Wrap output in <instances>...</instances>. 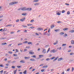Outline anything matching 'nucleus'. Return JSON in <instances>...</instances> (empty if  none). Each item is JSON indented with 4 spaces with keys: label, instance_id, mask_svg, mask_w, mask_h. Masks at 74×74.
I'll use <instances>...</instances> for the list:
<instances>
[{
    "label": "nucleus",
    "instance_id": "obj_10",
    "mask_svg": "<svg viewBox=\"0 0 74 74\" xmlns=\"http://www.w3.org/2000/svg\"><path fill=\"white\" fill-rule=\"evenodd\" d=\"M31 61H32L33 62H36V60H35L34 59H30Z\"/></svg>",
    "mask_w": 74,
    "mask_h": 74
},
{
    "label": "nucleus",
    "instance_id": "obj_21",
    "mask_svg": "<svg viewBox=\"0 0 74 74\" xmlns=\"http://www.w3.org/2000/svg\"><path fill=\"white\" fill-rule=\"evenodd\" d=\"M27 73V71H26V70H25L24 71V72H23V73L24 74H26Z\"/></svg>",
    "mask_w": 74,
    "mask_h": 74
},
{
    "label": "nucleus",
    "instance_id": "obj_38",
    "mask_svg": "<svg viewBox=\"0 0 74 74\" xmlns=\"http://www.w3.org/2000/svg\"><path fill=\"white\" fill-rule=\"evenodd\" d=\"M66 45H67V44H62V47H64V46H66Z\"/></svg>",
    "mask_w": 74,
    "mask_h": 74
},
{
    "label": "nucleus",
    "instance_id": "obj_1",
    "mask_svg": "<svg viewBox=\"0 0 74 74\" xmlns=\"http://www.w3.org/2000/svg\"><path fill=\"white\" fill-rule=\"evenodd\" d=\"M56 51H57L55 50V49H53L50 51V52H53V53H55V52H56Z\"/></svg>",
    "mask_w": 74,
    "mask_h": 74
},
{
    "label": "nucleus",
    "instance_id": "obj_54",
    "mask_svg": "<svg viewBox=\"0 0 74 74\" xmlns=\"http://www.w3.org/2000/svg\"><path fill=\"white\" fill-rule=\"evenodd\" d=\"M12 68L13 69H15V66H12Z\"/></svg>",
    "mask_w": 74,
    "mask_h": 74
},
{
    "label": "nucleus",
    "instance_id": "obj_43",
    "mask_svg": "<svg viewBox=\"0 0 74 74\" xmlns=\"http://www.w3.org/2000/svg\"><path fill=\"white\" fill-rule=\"evenodd\" d=\"M8 52L9 53H10V54H12V52H11L10 51H9Z\"/></svg>",
    "mask_w": 74,
    "mask_h": 74
},
{
    "label": "nucleus",
    "instance_id": "obj_27",
    "mask_svg": "<svg viewBox=\"0 0 74 74\" xmlns=\"http://www.w3.org/2000/svg\"><path fill=\"white\" fill-rule=\"evenodd\" d=\"M28 44L30 45L31 44V45H33V44H32V42H29L27 43Z\"/></svg>",
    "mask_w": 74,
    "mask_h": 74
},
{
    "label": "nucleus",
    "instance_id": "obj_41",
    "mask_svg": "<svg viewBox=\"0 0 74 74\" xmlns=\"http://www.w3.org/2000/svg\"><path fill=\"white\" fill-rule=\"evenodd\" d=\"M61 22H61L60 21H58L57 22V23H61Z\"/></svg>",
    "mask_w": 74,
    "mask_h": 74
},
{
    "label": "nucleus",
    "instance_id": "obj_53",
    "mask_svg": "<svg viewBox=\"0 0 74 74\" xmlns=\"http://www.w3.org/2000/svg\"><path fill=\"white\" fill-rule=\"evenodd\" d=\"M49 50H50V48H49L48 49L47 51V53H48V52H49Z\"/></svg>",
    "mask_w": 74,
    "mask_h": 74
},
{
    "label": "nucleus",
    "instance_id": "obj_11",
    "mask_svg": "<svg viewBox=\"0 0 74 74\" xmlns=\"http://www.w3.org/2000/svg\"><path fill=\"white\" fill-rule=\"evenodd\" d=\"M55 27V25H52L51 26H50V27H51V29H53V27Z\"/></svg>",
    "mask_w": 74,
    "mask_h": 74
},
{
    "label": "nucleus",
    "instance_id": "obj_47",
    "mask_svg": "<svg viewBox=\"0 0 74 74\" xmlns=\"http://www.w3.org/2000/svg\"><path fill=\"white\" fill-rule=\"evenodd\" d=\"M18 11H21V10H22V8H19L18 10Z\"/></svg>",
    "mask_w": 74,
    "mask_h": 74
},
{
    "label": "nucleus",
    "instance_id": "obj_3",
    "mask_svg": "<svg viewBox=\"0 0 74 74\" xmlns=\"http://www.w3.org/2000/svg\"><path fill=\"white\" fill-rule=\"evenodd\" d=\"M21 10H22V11H26V8H21Z\"/></svg>",
    "mask_w": 74,
    "mask_h": 74
},
{
    "label": "nucleus",
    "instance_id": "obj_64",
    "mask_svg": "<svg viewBox=\"0 0 74 74\" xmlns=\"http://www.w3.org/2000/svg\"><path fill=\"white\" fill-rule=\"evenodd\" d=\"M74 70V68L73 67L72 68V71L73 72V70Z\"/></svg>",
    "mask_w": 74,
    "mask_h": 74
},
{
    "label": "nucleus",
    "instance_id": "obj_4",
    "mask_svg": "<svg viewBox=\"0 0 74 74\" xmlns=\"http://www.w3.org/2000/svg\"><path fill=\"white\" fill-rule=\"evenodd\" d=\"M37 30H38V31L43 30V28H38L37 29Z\"/></svg>",
    "mask_w": 74,
    "mask_h": 74
},
{
    "label": "nucleus",
    "instance_id": "obj_22",
    "mask_svg": "<svg viewBox=\"0 0 74 74\" xmlns=\"http://www.w3.org/2000/svg\"><path fill=\"white\" fill-rule=\"evenodd\" d=\"M40 4V3H36L35 4H34V5H38Z\"/></svg>",
    "mask_w": 74,
    "mask_h": 74
},
{
    "label": "nucleus",
    "instance_id": "obj_20",
    "mask_svg": "<svg viewBox=\"0 0 74 74\" xmlns=\"http://www.w3.org/2000/svg\"><path fill=\"white\" fill-rule=\"evenodd\" d=\"M54 30L55 32H59V31L60 30V29H55Z\"/></svg>",
    "mask_w": 74,
    "mask_h": 74
},
{
    "label": "nucleus",
    "instance_id": "obj_35",
    "mask_svg": "<svg viewBox=\"0 0 74 74\" xmlns=\"http://www.w3.org/2000/svg\"><path fill=\"white\" fill-rule=\"evenodd\" d=\"M6 38H0V40H4V39H5Z\"/></svg>",
    "mask_w": 74,
    "mask_h": 74
},
{
    "label": "nucleus",
    "instance_id": "obj_23",
    "mask_svg": "<svg viewBox=\"0 0 74 74\" xmlns=\"http://www.w3.org/2000/svg\"><path fill=\"white\" fill-rule=\"evenodd\" d=\"M9 5H14L13 3V2H12L10 3H9Z\"/></svg>",
    "mask_w": 74,
    "mask_h": 74
},
{
    "label": "nucleus",
    "instance_id": "obj_39",
    "mask_svg": "<svg viewBox=\"0 0 74 74\" xmlns=\"http://www.w3.org/2000/svg\"><path fill=\"white\" fill-rule=\"evenodd\" d=\"M55 58V57H53L52 58H51V60H53V59H54Z\"/></svg>",
    "mask_w": 74,
    "mask_h": 74
},
{
    "label": "nucleus",
    "instance_id": "obj_33",
    "mask_svg": "<svg viewBox=\"0 0 74 74\" xmlns=\"http://www.w3.org/2000/svg\"><path fill=\"white\" fill-rule=\"evenodd\" d=\"M16 71H17V70H15L14 71V74H16Z\"/></svg>",
    "mask_w": 74,
    "mask_h": 74
},
{
    "label": "nucleus",
    "instance_id": "obj_61",
    "mask_svg": "<svg viewBox=\"0 0 74 74\" xmlns=\"http://www.w3.org/2000/svg\"><path fill=\"white\" fill-rule=\"evenodd\" d=\"M34 20H32L30 21V22H34Z\"/></svg>",
    "mask_w": 74,
    "mask_h": 74
},
{
    "label": "nucleus",
    "instance_id": "obj_52",
    "mask_svg": "<svg viewBox=\"0 0 74 74\" xmlns=\"http://www.w3.org/2000/svg\"><path fill=\"white\" fill-rule=\"evenodd\" d=\"M64 12H65V11L64 10H63L62 11V13H64Z\"/></svg>",
    "mask_w": 74,
    "mask_h": 74
},
{
    "label": "nucleus",
    "instance_id": "obj_34",
    "mask_svg": "<svg viewBox=\"0 0 74 74\" xmlns=\"http://www.w3.org/2000/svg\"><path fill=\"white\" fill-rule=\"evenodd\" d=\"M46 61H49V60H50V58H47L46 59Z\"/></svg>",
    "mask_w": 74,
    "mask_h": 74
},
{
    "label": "nucleus",
    "instance_id": "obj_15",
    "mask_svg": "<svg viewBox=\"0 0 74 74\" xmlns=\"http://www.w3.org/2000/svg\"><path fill=\"white\" fill-rule=\"evenodd\" d=\"M64 34V32H60L59 33V34L60 35H61V36H63V34Z\"/></svg>",
    "mask_w": 74,
    "mask_h": 74
},
{
    "label": "nucleus",
    "instance_id": "obj_48",
    "mask_svg": "<svg viewBox=\"0 0 74 74\" xmlns=\"http://www.w3.org/2000/svg\"><path fill=\"white\" fill-rule=\"evenodd\" d=\"M48 32L46 31V32H44V35H46V33H47Z\"/></svg>",
    "mask_w": 74,
    "mask_h": 74
},
{
    "label": "nucleus",
    "instance_id": "obj_55",
    "mask_svg": "<svg viewBox=\"0 0 74 74\" xmlns=\"http://www.w3.org/2000/svg\"><path fill=\"white\" fill-rule=\"evenodd\" d=\"M14 32H11L10 33V34H14Z\"/></svg>",
    "mask_w": 74,
    "mask_h": 74
},
{
    "label": "nucleus",
    "instance_id": "obj_7",
    "mask_svg": "<svg viewBox=\"0 0 74 74\" xmlns=\"http://www.w3.org/2000/svg\"><path fill=\"white\" fill-rule=\"evenodd\" d=\"M20 63H25V62L24 60H21L20 61Z\"/></svg>",
    "mask_w": 74,
    "mask_h": 74
},
{
    "label": "nucleus",
    "instance_id": "obj_60",
    "mask_svg": "<svg viewBox=\"0 0 74 74\" xmlns=\"http://www.w3.org/2000/svg\"><path fill=\"white\" fill-rule=\"evenodd\" d=\"M27 41H25V42H24L23 43V44H26V43H27Z\"/></svg>",
    "mask_w": 74,
    "mask_h": 74
},
{
    "label": "nucleus",
    "instance_id": "obj_58",
    "mask_svg": "<svg viewBox=\"0 0 74 74\" xmlns=\"http://www.w3.org/2000/svg\"><path fill=\"white\" fill-rule=\"evenodd\" d=\"M45 71V70L44 69H42L41 70V71L42 72H44V71Z\"/></svg>",
    "mask_w": 74,
    "mask_h": 74
},
{
    "label": "nucleus",
    "instance_id": "obj_28",
    "mask_svg": "<svg viewBox=\"0 0 74 74\" xmlns=\"http://www.w3.org/2000/svg\"><path fill=\"white\" fill-rule=\"evenodd\" d=\"M48 67V65H45L42 67V68H46Z\"/></svg>",
    "mask_w": 74,
    "mask_h": 74
},
{
    "label": "nucleus",
    "instance_id": "obj_30",
    "mask_svg": "<svg viewBox=\"0 0 74 74\" xmlns=\"http://www.w3.org/2000/svg\"><path fill=\"white\" fill-rule=\"evenodd\" d=\"M58 57H56V59L53 60V62H54V61L55 60H56L58 59Z\"/></svg>",
    "mask_w": 74,
    "mask_h": 74
},
{
    "label": "nucleus",
    "instance_id": "obj_18",
    "mask_svg": "<svg viewBox=\"0 0 74 74\" xmlns=\"http://www.w3.org/2000/svg\"><path fill=\"white\" fill-rule=\"evenodd\" d=\"M12 25L11 24H9V25H7L5 26V27H8V26H10V27H11V26H12Z\"/></svg>",
    "mask_w": 74,
    "mask_h": 74
},
{
    "label": "nucleus",
    "instance_id": "obj_16",
    "mask_svg": "<svg viewBox=\"0 0 74 74\" xmlns=\"http://www.w3.org/2000/svg\"><path fill=\"white\" fill-rule=\"evenodd\" d=\"M46 51V50H45V49L44 50H43L42 51V53H46V51Z\"/></svg>",
    "mask_w": 74,
    "mask_h": 74
},
{
    "label": "nucleus",
    "instance_id": "obj_59",
    "mask_svg": "<svg viewBox=\"0 0 74 74\" xmlns=\"http://www.w3.org/2000/svg\"><path fill=\"white\" fill-rule=\"evenodd\" d=\"M73 54H74V53H70V55H73Z\"/></svg>",
    "mask_w": 74,
    "mask_h": 74
},
{
    "label": "nucleus",
    "instance_id": "obj_36",
    "mask_svg": "<svg viewBox=\"0 0 74 74\" xmlns=\"http://www.w3.org/2000/svg\"><path fill=\"white\" fill-rule=\"evenodd\" d=\"M23 45V43H19L18 44V46H19V45Z\"/></svg>",
    "mask_w": 74,
    "mask_h": 74
},
{
    "label": "nucleus",
    "instance_id": "obj_42",
    "mask_svg": "<svg viewBox=\"0 0 74 74\" xmlns=\"http://www.w3.org/2000/svg\"><path fill=\"white\" fill-rule=\"evenodd\" d=\"M70 68L67 69L66 70L67 71H70Z\"/></svg>",
    "mask_w": 74,
    "mask_h": 74
},
{
    "label": "nucleus",
    "instance_id": "obj_24",
    "mask_svg": "<svg viewBox=\"0 0 74 74\" xmlns=\"http://www.w3.org/2000/svg\"><path fill=\"white\" fill-rule=\"evenodd\" d=\"M69 32H70V33H73V32H74V30H70Z\"/></svg>",
    "mask_w": 74,
    "mask_h": 74
},
{
    "label": "nucleus",
    "instance_id": "obj_37",
    "mask_svg": "<svg viewBox=\"0 0 74 74\" xmlns=\"http://www.w3.org/2000/svg\"><path fill=\"white\" fill-rule=\"evenodd\" d=\"M22 26L23 27H27V26H25V25H22Z\"/></svg>",
    "mask_w": 74,
    "mask_h": 74
},
{
    "label": "nucleus",
    "instance_id": "obj_46",
    "mask_svg": "<svg viewBox=\"0 0 74 74\" xmlns=\"http://www.w3.org/2000/svg\"><path fill=\"white\" fill-rule=\"evenodd\" d=\"M13 56H18V55H17V54H13Z\"/></svg>",
    "mask_w": 74,
    "mask_h": 74
},
{
    "label": "nucleus",
    "instance_id": "obj_26",
    "mask_svg": "<svg viewBox=\"0 0 74 74\" xmlns=\"http://www.w3.org/2000/svg\"><path fill=\"white\" fill-rule=\"evenodd\" d=\"M38 0H34L33 1V2L34 3V2H38Z\"/></svg>",
    "mask_w": 74,
    "mask_h": 74
},
{
    "label": "nucleus",
    "instance_id": "obj_17",
    "mask_svg": "<svg viewBox=\"0 0 74 74\" xmlns=\"http://www.w3.org/2000/svg\"><path fill=\"white\" fill-rule=\"evenodd\" d=\"M39 56L40 58H41L42 57H43L44 56V55H39Z\"/></svg>",
    "mask_w": 74,
    "mask_h": 74
},
{
    "label": "nucleus",
    "instance_id": "obj_29",
    "mask_svg": "<svg viewBox=\"0 0 74 74\" xmlns=\"http://www.w3.org/2000/svg\"><path fill=\"white\" fill-rule=\"evenodd\" d=\"M31 57L32 58H36V56L35 55L32 56H31Z\"/></svg>",
    "mask_w": 74,
    "mask_h": 74
},
{
    "label": "nucleus",
    "instance_id": "obj_51",
    "mask_svg": "<svg viewBox=\"0 0 74 74\" xmlns=\"http://www.w3.org/2000/svg\"><path fill=\"white\" fill-rule=\"evenodd\" d=\"M21 66H17V68H18V69H19V68H21Z\"/></svg>",
    "mask_w": 74,
    "mask_h": 74
},
{
    "label": "nucleus",
    "instance_id": "obj_5",
    "mask_svg": "<svg viewBox=\"0 0 74 74\" xmlns=\"http://www.w3.org/2000/svg\"><path fill=\"white\" fill-rule=\"evenodd\" d=\"M25 19H26V18H25V17H24L23 18L21 19H20V21H22V22H23V21H25Z\"/></svg>",
    "mask_w": 74,
    "mask_h": 74
},
{
    "label": "nucleus",
    "instance_id": "obj_45",
    "mask_svg": "<svg viewBox=\"0 0 74 74\" xmlns=\"http://www.w3.org/2000/svg\"><path fill=\"white\" fill-rule=\"evenodd\" d=\"M57 15H60V13L59 12H57Z\"/></svg>",
    "mask_w": 74,
    "mask_h": 74
},
{
    "label": "nucleus",
    "instance_id": "obj_40",
    "mask_svg": "<svg viewBox=\"0 0 74 74\" xmlns=\"http://www.w3.org/2000/svg\"><path fill=\"white\" fill-rule=\"evenodd\" d=\"M0 66L1 67H4V65H2V64H0Z\"/></svg>",
    "mask_w": 74,
    "mask_h": 74
},
{
    "label": "nucleus",
    "instance_id": "obj_2",
    "mask_svg": "<svg viewBox=\"0 0 74 74\" xmlns=\"http://www.w3.org/2000/svg\"><path fill=\"white\" fill-rule=\"evenodd\" d=\"M32 51H29V52H30L29 53V54H31L32 55H33V54H34V53L33 52H32Z\"/></svg>",
    "mask_w": 74,
    "mask_h": 74
},
{
    "label": "nucleus",
    "instance_id": "obj_50",
    "mask_svg": "<svg viewBox=\"0 0 74 74\" xmlns=\"http://www.w3.org/2000/svg\"><path fill=\"white\" fill-rule=\"evenodd\" d=\"M70 14V12L68 11L67 12V14L68 15H69Z\"/></svg>",
    "mask_w": 74,
    "mask_h": 74
},
{
    "label": "nucleus",
    "instance_id": "obj_57",
    "mask_svg": "<svg viewBox=\"0 0 74 74\" xmlns=\"http://www.w3.org/2000/svg\"><path fill=\"white\" fill-rule=\"evenodd\" d=\"M32 24H27V26H32Z\"/></svg>",
    "mask_w": 74,
    "mask_h": 74
},
{
    "label": "nucleus",
    "instance_id": "obj_9",
    "mask_svg": "<svg viewBox=\"0 0 74 74\" xmlns=\"http://www.w3.org/2000/svg\"><path fill=\"white\" fill-rule=\"evenodd\" d=\"M58 43V40H57L56 41V42L54 43L53 44L54 45H56Z\"/></svg>",
    "mask_w": 74,
    "mask_h": 74
},
{
    "label": "nucleus",
    "instance_id": "obj_63",
    "mask_svg": "<svg viewBox=\"0 0 74 74\" xmlns=\"http://www.w3.org/2000/svg\"><path fill=\"white\" fill-rule=\"evenodd\" d=\"M5 66H9V64H5Z\"/></svg>",
    "mask_w": 74,
    "mask_h": 74
},
{
    "label": "nucleus",
    "instance_id": "obj_12",
    "mask_svg": "<svg viewBox=\"0 0 74 74\" xmlns=\"http://www.w3.org/2000/svg\"><path fill=\"white\" fill-rule=\"evenodd\" d=\"M13 5H14V4H17V3H18V1H15V2H13Z\"/></svg>",
    "mask_w": 74,
    "mask_h": 74
},
{
    "label": "nucleus",
    "instance_id": "obj_32",
    "mask_svg": "<svg viewBox=\"0 0 74 74\" xmlns=\"http://www.w3.org/2000/svg\"><path fill=\"white\" fill-rule=\"evenodd\" d=\"M7 30V29L6 28H4L3 30V32H4L6 31V30Z\"/></svg>",
    "mask_w": 74,
    "mask_h": 74
},
{
    "label": "nucleus",
    "instance_id": "obj_49",
    "mask_svg": "<svg viewBox=\"0 0 74 74\" xmlns=\"http://www.w3.org/2000/svg\"><path fill=\"white\" fill-rule=\"evenodd\" d=\"M0 72H1V74H2L3 73V70H2Z\"/></svg>",
    "mask_w": 74,
    "mask_h": 74
},
{
    "label": "nucleus",
    "instance_id": "obj_31",
    "mask_svg": "<svg viewBox=\"0 0 74 74\" xmlns=\"http://www.w3.org/2000/svg\"><path fill=\"white\" fill-rule=\"evenodd\" d=\"M71 44H74V41L73 40H72L71 41Z\"/></svg>",
    "mask_w": 74,
    "mask_h": 74
},
{
    "label": "nucleus",
    "instance_id": "obj_8",
    "mask_svg": "<svg viewBox=\"0 0 74 74\" xmlns=\"http://www.w3.org/2000/svg\"><path fill=\"white\" fill-rule=\"evenodd\" d=\"M24 58L26 60V59H29L30 58L29 57H25Z\"/></svg>",
    "mask_w": 74,
    "mask_h": 74
},
{
    "label": "nucleus",
    "instance_id": "obj_6",
    "mask_svg": "<svg viewBox=\"0 0 74 74\" xmlns=\"http://www.w3.org/2000/svg\"><path fill=\"white\" fill-rule=\"evenodd\" d=\"M26 10H28V11H31V10H32V9L31 8H27Z\"/></svg>",
    "mask_w": 74,
    "mask_h": 74
},
{
    "label": "nucleus",
    "instance_id": "obj_44",
    "mask_svg": "<svg viewBox=\"0 0 74 74\" xmlns=\"http://www.w3.org/2000/svg\"><path fill=\"white\" fill-rule=\"evenodd\" d=\"M30 28H31V29H34V27H33V26H32L29 27V29H30Z\"/></svg>",
    "mask_w": 74,
    "mask_h": 74
},
{
    "label": "nucleus",
    "instance_id": "obj_25",
    "mask_svg": "<svg viewBox=\"0 0 74 74\" xmlns=\"http://www.w3.org/2000/svg\"><path fill=\"white\" fill-rule=\"evenodd\" d=\"M2 45H6V44H7V43L6 42H4V43H2Z\"/></svg>",
    "mask_w": 74,
    "mask_h": 74
},
{
    "label": "nucleus",
    "instance_id": "obj_62",
    "mask_svg": "<svg viewBox=\"0 0 74 74\" xmlns=\"http://www.w3.org/2000/svg\"><path fill=\"white\" fill-rule=\"evenodd\" d=\"M15 62H16V61H14L13 62H11V63H15Z\"/></svg>",
    "mask_w": 74,
    "mask_h": 74
},
{
    "label": "nucleus",
    "instance_id": "obj_19",
    "mask_svg": "<svg viewBox=\"0 0 74 74\" xmlns=\"http://www.w3.org/2000/svg\"><path fill=\"white\" fill-rule=\"evenodd\" d=\"M68 30V28H64L63 29V30H64V31H66V30Z\"/></svg>",
    "mask_w": 74,
    "mask_h": 74
},
{
    "label": "nucleus",
    "instance_id": "obj_56",
    "mask_svg": "<svg viewBox=\"0 0 74 74\" xmlns=\"http://www.w3.org/2000/svg\"><path fill=\"white\" fill-rule=\"evenodd\" d=\"M65 37H67V34H64Z\"/></svg>",
    "mask_w": 74,
    "mask_h": 74
},
{
    "label": "nucleus",
    "instance_id": "obj_13",
    "mask_svg": "<svg viewBox=\"0 0 74 74\" xmlns=\"http://www.w3.org/2000/svg\"><path fill=\"white\" fill-rule=\"evenodd\" d=\"M62 60V58H58V61L59 62V61H60V60Z\"/></svg>",
    "mask_w": 74,
    "mask_h": 74
},
{
    "label": "nucleus",
    "instance_id": "obj_14",
    "mask_svg": "<svg viewBox=\"0 0 74 74\" xmlns=\"http://www.w3.org/2000/svg\"><path fill=\"white\" fill-rule=\"evenodd\" d=\"M26 14H27L26 13H23L22 14V15H23V16H25V15H26Z\"/></svg>",
    "mask_w": 74,
    "mask_h": 74
}]
</instances>
